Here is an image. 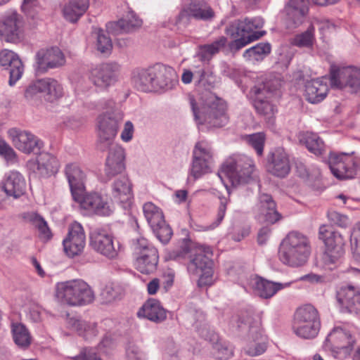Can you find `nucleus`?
<instances>
[{
    "label": "nucleus",
    "instance_id": "nucleus-61",
    "mask_svg": "<svg viewBox=\"0 0 360 360\" xmlns=\"http://www.w3.org/2000/svg\"><path fill=\"white\" fill-rule=\"evenodd\" d=\"M360 310V292L353 296L352 299L349 300V302L346 306L345 310L343 311L349 312V313H355L357 314Z\"/></svg>",
    "mask_w": 360,
    "mask_h": 360
},
{
    "label": "nucleus",
    "instance_id": "nucleus-39",
    "mask_svg": "<svg viewBox=\"0 0 360 360\" xmlns=\"http://www.w3.org/2000/svg\"><path fill=\"white\" fill-rule=\"evenodd\" d=\"M290 285V283H276L258 277L255 283V289L257 294L263 298L273 297L278 290Z\"/></svg>",
    "mask_w": 360,
    "mask_h": 360
},
{
    "label": "nucleus",
    "instance_id": "nucleus-62",
    "mask_svg": "<svg viewBox=\"0 0 360 360\" xmlns=\"http://www.w3.org/2000/svg\"><path fill=\"white\" fill-rule=\"evenodd\" d=\"M101 295L107 302L114 301L118 297V293L112 285H107L103 289Z\"/></svg>",
    "mask_w": 360,
    "mask_h": 360
},
{
    "label": "nucleus",
    "instance_id": "nucleus-28",
    "mask_svg": "<svg viewBox=\"0 0 360 360\" xmlns=\"http://www.w3.org/2000/svg\"><path fill=\"white\" fill-rule=\"evenodd\" d=\"M107 150L109 153L105 161V174L108 178H112L125 169L124 150L118 145H113Z\"/></svg>",
    "mask_w": 360,
    "mask_h": 360
},
{
    "label": "nucleus",
    "instance_id": "nucleus-41",
    "mask_svg": "<svg viewBox=\"0 0 360 360\" xmlns=\"http://www.w3.org/2000/svg\"><path fill=\"white\" fill-rule=\"evenodd\" d=\"M227 44L226 37L221 36L212 43L200 46L198 56L201 61H209L221 49L224 48Z\"/></svg>",
    "mask_w": 360,
    "mask_h": 360
},
{
    "label": "nucleus",
    "instance_id": "nucleus-46",
    "mask_svg": "<svg viewBox=\"0 0 360 360\" xmlns=\"http://www.w3.org/2000/svg\"><path fill=\"white\" fill-rule=\"evenodd\" d=\"M271 44L268 42L259 43L257 45L247 49L243 53V57L246 59L262 60L271 52Z\"/></svg>",
    "mask_w": 360,
    "mask_h": 360
},
{
    "label": "nucleus",
    "instance_id": "nucleus-24",
    "mask_svg": "<svg viewBox=\"0 0 360 360\" xmlns=\"http://www.w3.org/2000/svg\"><path fill=\"white\" fill-rule=\"evenodd\" d=\"M282 219L278 212L276 202L273 197L268 193H260L259 195L257 219L261 223L274 224Z\"/></svg>",
    "mask_w": 360,
    "mask_h": 360
},
{
    "label": "nucleus",
    "instance_id": "nucleus-7",
    "mask_svg": "<svg viewBox=\"0 0 360 360\" xmlns=\"http://www.w3.org/2000/svg\"><path fill=\"white\" fill-rule=\"evenodd\" d=\"M252 160L246 155L234 154L221 165V172L227 176L232 186H237L250 182L254 171Z\"/></svg>",
    "mask_w": 360,
    "mask_h": 360
},
{
    "label": "nucleus",
    "instance_id": "nucleus-35",
    "mask_svg": "<svg viewBox=\"0 0 360 360\" xmlns=\"http://www.w3.org/2000/svg\"><path fill=\"white\" fill-rule=\"evenodd\" d=\"M148 253L136 257L134 265L136 269L144 274L154 273L157 270L159 255L156 248H150Z\"/></svg>",
    "mask_w": 360,
    "mask_h": 360
},
{
    "label": "nucleus",
    "instance_id": "nucleus-9",
    "mask_svg": "<svg viewBox=\"0 0 360 360\" xmlns=\"http://www.w3.org/2000/svg\"><path fill=\"white\" fill-rule=\"evenodd\" d=\"M258 25L254 20L245 19L236 20L231 22L226 28V33L234 40L229 44L233 51H238L248 44L259 39L264 32H255Z\"/></svg>",
    "mask_w": 360,
    "mask_h": 360
},
{
    "label": "nucleus",
    "instance_id": "nucleus-58",
    "mask_svg": "<svg viewBox=\"0 0 360 360\" xmlns=\"http://www.w3.org/2000/svg\"><path fill=\"white\" fill-rule=\"evenodd\" d=\"M34 227L38 229L39 237L46 240H50L52 237L51 231L45 219L41 216Z\"/></svg>",
    "mask_w": 360,
    "mask_h": 360
},
{
    "label": "nucleus",
    "instance_id": "nucleus-31",
    "mask_svg": "<svg viewBox=\"0 0 360 360\" xmlns=\"http://www.w3.org/2000/svg\"><path fill=\"white\" fill-rule=\"evenodd\" d=\"M137 316L155 323H160L167 319V310L164 309L159 300L150 298L139 309Z\"/></svg>",
    "mask_w": 360,
    "mask_h": 360
},
{
    "label": "nucleus",
    "instance_id": "nucleus-4",
    "mask_svg": "<svg viewBox=\"0 0 360 360\" xmlns=\"http://www.w3.org/2000/svg\"><path fill=\"white\" fill-rule=\"evenodd\" d=\"M56 295L58 300L70 306L86 305L94 300L90 286L80 279L57 283Z\"/></svg>",
    "mask_w": 360,
    "mask_h": 360
},
{
    "label": "nucleus",
    "instance_id": "nucleus-44",
    "mask_svg": "<svg viewBox=\"0 0 360 360\" xmlns=\"http://www.w3.org/2000/svg\"><path fill=\"white\" fill-rule=\"evenodd\" d=\"M300 141L311 153L316 155H321L324 150V143L316 134L307 132L302 135Z\"/></svg>",
    "mask_w": 360,
    "mask_h": 360
},
{
    "label": "nucleus",
    "instance_id": "nucleus-22",
    "mask_svg": "<svg viewBox=\"0 0 360 360\" xmlns=\"http://www.w3.org/2000/svg\"><path fill=\"white\" fill-rule=\"evenodd\" d=\"M266 171L271 175L283 179L290 172L291 165L288 154L282 148L269 153L266 159Z\"/></svg>",
    "mask_w": 360,
    "mask_h": 360
},
{
    "label": "nucleus",
    "instance_id": "nucleus-1",
    "mask_svg": "<svg viewBox=\"0 0 360 360\" xmlns=\"http://www.w3.org/2000/svg\"><path fill=\"white\" fill-rule=\"evenodd\" d=\"M189 253V262L187 264V270L190 274L199 276L198 285L199 287L211 285L213 283V261L210 256L212 252L210 248H197L189 250L186 245L183 252L177 253L173 252L170 257L176 259L180 257H186Z\"/></svg>",
    "mask_w": 360,
    "mask_h": 360
},
{
    "label": "nucleus",
    "instance_id": "nucleus-42",
    "mask_svg": "<svg viewBox=\"0 0 360 360\" xmlns=\"http://www.w3.org/2000/svg\"><path fill=\"white\" fill-rule=\"evenodd\" d=\"M11 331L13 341L18 347L26 349L30 347L32 338L25 325L20 323H13Z\"/></svg>",
    "mask_w": 360,
    "mask_h": 360
},
{
    "label": "nucleus",
    "instance_id": "nucleus-56",
    "mask_svg": "<svg viewBox=\"0 0 360 360\" xmlns=\"http://www.w3.org/2000/svg\"><path fill=\"white\" fill-rule=\"evenodd\" d=\"M0 155L7 162L13 163L17 161L16 153L4 140H0Z\"/></svg>",
    "mask_w": 360,
    "mask_h": 360
},
{
    "label": "nucleus",
    "instance_id": "nucleus-34",
    "mask_svg": "<svg viewBox=\"0 0 360 360\" xmlns=\"http://www.w3.org/2000/svg\"><path fill=\"white\" fill-rule=\"evenodd\" d=\"M132 83L136 89L143 92L154 91L153 66L138 68L132 73Z\"/></svg>",
    "mask_w": 360,
    "mask_h": 360
},
{
    "label": "nucleus",
    "instance_id": "nucleus-6",
    "mask_svg": "<svg viewBox=\"0 0 360 360\" xmlns=\"http://www.w3.org/2000/svg\"><path fill=\"white\" fill-rule=\"evenodd\" d=\"M123 120V114L120 110L112 112H105L97 118V149L100 151H106L115 143V138L117 134L120 124Z\"/></svg>",
    "mask_w": 360,
    "mask_h": 360
},
{
    "label": "nucleus",
    "instance_id": "nucleus-2",
    "mask_svg": "<svg viewBox=\"0 0 360 360\" xmlns=\"http://www.w3.org/2000/svg\"><path fill=\"white\" fill-rule=\"evenodd\" d=\"M190 104L194 118L198 124H205L208 129L221 128L229 122L226 103L221 98L212 95L205 101L201 111L197 108L194 98H190Z\"/></svg>",
    "mask_w": 360,
    "mask_h": 360
},
{
    "label": "nucleus",
    "instance_id": "nucleus-60",
    "mask_svg": "<svg viewBox=\"0 0 360 360\" xmlns=\"http://www.w3.org/2000/svg\"><path fill=\"white\" fill-rule=\"evenodd\" d=\"M328 217L331 222L339 226L345 227L347 226V217L336 211H329L328 212Z\"/></svg>",
    "mask_w": 360,
    "mask_h": 360
},
{
    "label": "nucleus",
    "instance_id": "nucleus-27",
    "mask_svg": "<svg viewBox=\"0 0 360 360\" xmlns=\"http://www.w3.org/2000/svg\"><path fill=\"white\" fill-rule=\"evenodd\" d=\"M154 91L169 90L178 83L174 70L160 63L153 65Z\"/></svg>",
    "mask_w": 360,
    "mask_h": 360
},
{
    "label": "nucleus",
    "instance_id": "nucleus-17",
    "mask_svg": "<svg viewBox=\"0 0 360 360\" xmlns=\"http://www.w3.org/2000/svg\"><path fill=\"white\" fill-rule=\"evenodd\" d=\"M35 60L37 74H44L50 69L59 68L65 63L63 53L57 46L39 49L36 53Z\"/></svg>",
    "mask_w": 360,
    "mask_h": 360
},
{
    "label": "nucleus",
    "instance_id": "nucleus-57",
    "mask_svg": "<svg viewBox=\"0 0 360 360\" xmlns=\"http://www.w3.org/2000/svg\"><path fill=\"white\" fill-rule=\"evenodd\" d=\"M286 10H293L300 12V16H305L308 13V1L307 0H290Z\"/></svg>",
    "mask_w": 360,
    "mask_h": 360
},
{
    "label": "nucleus",
    "instance_id": "nucleus-11",
    "mask_svg": "<svg viewBox=\"0 0 360 360\" xmlns=\"http://www.w3.org/2000/svg\"><path fill=\"white\" fill-rule=\"evenodd\" d=\"M215 16L214 11L205 0H193L184 6L176 18V25L184 27L188 26L191 19L200 21H211Z\"/></svg>",
    "mask_w": 360,
    "mask_h": 360
},
{
    "label": "nucleus",
    "instance_id": "nucleus-49",
    "mask_svg": "<svg viewBox=\"0 0 360 360\" xmlns=\"http://www.w3.org/2000/svg\"><path fill=\"white\" fill-rule=\"evenodd\" d=\"M359 292L360 289L353 285H343L340 288L337 293V300L341 305L342 311L349 302V300Z\"/></svg>",
    "mask_w": 360,
    "mask_h": 360
},
{
    "label": "nucleus",
    "instance_id": "nucleus-29",
    "mask_svg": "<svg viewBox=\"0 0 360 360\" xmlns=\"http://www.w3.org/2000/svg\"><path fill=\"white\" fill-rule=\"evenodd\" d=\"M354 340L349 331L335 327L326 337L324 346L330 349H343L353 347Z\"/></svg>",
    "mask_w": 360,
    "mask_h": 360
},
{
    "label": "nucleus",
    "instance_id": "nucleus-51",
    "mask_svg": "<svg viewBox=\"0 0 360 360\" xmlns=\"http://www.w3.org/2000/svg\"><path fill=\"white\" fill-rule=\"evenodd\" d=\"M97 49L101 53H109L112 48L111 39L108 33L100 30L97 35Z\"/></svg>",
    "mask_w": 360,
    "mask_h": 360
},
{
    "label": "nucleus",
    "instance_id": "nucleus-21",
    "mask_svg": "<svg viewBox=\"0 0 360 360\" xmlns=\"http://www.w3.org/2000/svg\"><path fill=\"white\" fill-rule=\"evenodd\" d=\"M90 246L98 253L108 259H115L118 255L113 243V236L103 229H95L90 233Z\"/></svg>",
    "mask_w": 360,
    "mask_h": 360
},
{
    "label": "nucleus",
    "instance_id": "nucleus-12",
    "mask_svg": "<svg viewBox=\"0 0 360 360\" xmlns=\"http://www.w3.org/2000/svg\"><path fill=\"white\" fill-rule=\"evenodd\" d=\"M274 90L268 84L255 86L250 90V93L255 96L253 106L257 113L271 124L274 123L277 112L276 107L269 100Z\"/></svg>",
    "mask_w": 360,
    "mask_h": 360
},
{
    "label": "nucleus",
    "instance_id": "nucleus-15",
    "mask_svg": "<svg viewBox=\"0 0 360 360\" xmlns=\"http://www.w3.org/2000/svg\"><path fill=\"white\" fill-rule=\"evenodd\" d=\"M213 162V151L205 141L197 142L193 150V160L190 174L197 179L202 175L211 172Z\"/></svg>",
    "mask_w": 360,
    "mask_h": 360
},
{
    "label": "nucleus",
    "instance_id": "nucleus-64",
    "mask_svg": "<svg viewBox=\"0 0 360 360\" xmlns=\"http://www.w3.org/2000/svg\"><path fill=\"white\" fill-rule=\"evenodd\" d=\"M75 360H102L96 352L84 349L80 354L74 357Z\"/></svg>",
    "mask_w": 360,
    "mask_h": 360
},
{
    "label": "nucleus",
    "instance_id": "nucleus-54",
    "mask_svg": "<svg viewBox=\"0 0 360 360\" xmlns=\"http://www.w3.org/2000/svg\"><path fill=\"white\" fill-rule=\"evenodd\" d=\"M127 360H143L144 353L141 348L134 342H129L125 347Z\"/></svg>",
    "mask_w": 360,
    "mask_h": 360
},
{
    "label": "nucleus",
    "instance_id": "nucleus-26",
    "mask_svg": "<svg viewBox=\"0 0 360 360\" xmlns=\"http://www.w3.org/2000/svg\"><path fill=\"white\" fill-rule=\"evenodd\" d=\"M116 63H102L91 70V80L94 84L100 88H107L117 81Z\"/></svg>",
    "mask_w": 360,
    "mask_h": 360
},
{
    "label": "nucleus",
    "instance_id": "nucleus-14",
    "mask_svg": "<svg viewBox=\"0 0 360 360\" xmlns=\"http://www.w3.org/2000/svg\"><path fill=\"white\" fill-rule=\"evenodd\" d=\"M143 210L156 237L161 243H167L173 235V231L170 226L166 223L161 210L152 202H146L143 207Z\"/></svg>",
    "mask_w": 360,
    "mask_h": 360
},
{
    "label": "nucleus",
    "instance_id": "nucleus-25",
    "mask_svg": "<svg viewBox=\"0 0 360 360\" xmlns=\"http://www.w3.org/2000/svg\"><path fill=\"white\" fill-rule=\"evenodd\" d=\"M0 65L9 74L8 83L14 85L22 77L23 65L18 55L15 52L4 49L0 52Z\"/></svg>",
    "mask_w": 360,
    "mask_h": 360
},
{
    "label": "nucleus",
    "instance_id": "nucleus-30",
    "mask_svg": "<svg viewBox=\"0 0 360 360\" xmlns=\"http://www.w3.org/2000/svg\"><path fill=\"white\" fill-rule=\"evenodd\" d=\"M65 174L68 179L72 198L85 190L86 175L76 163H69L65 168Z\"/></svg>",
    "mask_w": 360,
    "mask_h": 360
},
{
    "label": "nucleus",
    "instance_id": "nucleus-33",
    "mask_svg": "<svg viewBox=\"0 0 360 360\" xmlns=\"http://www.w3.org/2000/svg\"><path fill=\"white\" fill-rule=\"evenodd\" d=\"M142 25V20L134 11H129L122 19L117 22H109L107 25L108 30H112L115 34L120 33H129L134 32Z\"/></svg>",
    "mask_w": 360,
    "mask_h": 360
},
{
    "label": "nucleus",
    "instance_id": "nucleus-5",
    "mask_svg": "<svg viewBox=\"0 0 360 360\" xmlns=\"http://www.w3.org/2000/svg\"><path fill=\"white\" fill-rule=\"evenodd\" d=\"M319 234L326 246L321 257L323 266L326 269L333 270L341 263L345 254V239L341 233L329 231L326 226L319 228Z\"/></svg>",
    "mask_w": 360,
    "mask_h": 360
},
{
    "label": "nucleus",
    "instance_id": "nucleus-19",
    "mask_svg": "<svg viewBox=\"0 0 360 360\" xmlns=\"http://www.w3.org/2000/svg\"><path fill=\"white\" fill-rule=\"evenodd\" d=\"M22 18L17 12L5 15L0 21V38L7 42L18 43L23 37Z\"/></svg>",
    "mask_w": 360,
    "mask_h": 360
},
{
    "label": "nucleus",
    "instance_id": "nucleus-13",
    "mask_svg": "<svg viewBox=\"0 0 360 360\" xmlns=\"http://www.w3.org/2000/svg\"><path fill=\"white\" fill-rule=\"evenodd\" d=\"M354 152L330 153L328 165L332 174L339 179L353 178L359 167V163L353 157Z\"/></svg>",
    "mask_w": 360,
    "mask_h": 360
},
{
    "label": "nucleus",
    "instance_id": "nucleus-38",
    "mask_svg": "<svg viewBox=\"0 0 360 360\" xmlns=\"http://www.w3.org/2000/svg\"><path fill=\"white\" fill-rule=\"evenodd\" d=\"M31 164L33 168L36 169L41 176L49 175L56 172L59 167L56 158L46 153L40 154L36 160Z\"/></svg>",
    "mask_w": 360,
    "mask_h": 360
},
{
    "label": "nucleus",
    "instance_id": "nucleus-52",
    "mask_svg": "<svg viewBox=\"0 0 360 360\" xmlns=\"http://www.w3.org/2000/svg\"><path fill=\"white\" fill-rule=\"evenodd\" d=\"M249 144L256 150L258 155L263 154L265 136L263 133H256L248 136Z\"/></svg>",
    "mask_w": 360,
    "mask_h": 360
},
{
    "label": "nucleus",
    "instance_id": "nucleus-55",
    "mask_svg": "<svg viewBox=\"0 0 360 360\" xmlns=\"http://www.w3.org/2000/svg\"><path fill=\"white\" fill-rule=\"evenodd\" d=\"M350 243L353 257L360 264V229L354 230L351 235Z\"/></svg>",
    "mask_w": 360,
    "mask_h": 360
},
{
    "label": "nucleus",
    "instance_id": "nucleus-23",
    "mask_svg": "<svg viewBox=\"0 0 360 360\" xmlns=\"http://www.w3.org/2000/svg\"><path fill=\"white\" fill-rule=\"evenodd\" d=\"M245 353L252 356L263 354L267 348V338L263 334L260 323L256 322L249 327L246 338Z\"/></svg>",
    "mask_w": 360,
    "mask_h": 360
},
{
    "label": "nucleus",
    "instance_id": "nucleus-37",
    "mask_svg": "<svg viewBox=\"0 0 360 360\" xmlns=\"http://www.w3.org/2000/svg\"><path fill=\"white\" fill-rule=\"evenodd\" d=\"M328 92L326 83L320 79H312L305 84V97L311 103H318L322 101Z\"/></svg>",
    "mask_w": 360,
    "mask_h": 360
},
{
    "label": "nucleus",
    "instance_id": "nucleus-16",
    "mask_svg": "<svg viewBox=\"0 0 360 360\" xmlns=\"http://www.w3.org/2000/svg\"><path fill=\"white\" fill-rule=\"evenodd\" d=\"M72 198L81 208L96 215L108 217L113 212L108 199L97 192L86 193L84 190Z\"/></svg>",
    "mask_w": 360,
    "mask_h": 360
},
{
    "label": "nucleus",
    "instance_id": "nucleus-36",
    "mask_svg": "<svg viewBox=\"0 0 360 360\" xmlns=\"http://www.w3.org/2000/svg\"><path fill=\"white\" fill-rule=\"evenodd\" d=\"M89 7V0H69L63 8L64 18L75 23L86 13Z\"/></svg>",
    "mask_w": 360,
    "mask_h": 360
},
{
    "label": "nucleus",
    "instance_id": "nucleus-20",
    "mask_svg": "<svg viewBox=\"0 0 360 360\" xmlns=\"http://www.w3.org/2000/svg\"><path fill=\"white\" fill-rule=\"evenodd\" d=\"M86 244V236L82 226L75 221L68 228V233L63 240V249L70 257L80 255Z\"/></svg>",
    "mask_w": 360,
    "mask_h": 360
},
{
    "label": "nucleus",
    "instance_id": "nucleus-8",
    "mask_svg": "<svg viewBox=\"0 0 360 360\" xmlns=\"http://www.w3.org/2000/svg\"><path fill=\"white\" fill-rule=\"evenodd\" d=\"M293 330L304 339H313L321 328V319L318 310L307 304L297 308L294 314Z\"/></svg>",
    "mask_w": 360,
    "mask_h": 360
},
{
    "label": "nucleus",
    "instance_id": "nucleus-32",
    "mask_svg": "<svg viewBox=\"0 0 360 360\" xmlns=\"http://www.w3.org/2000/svg\"><path fill=\"white\" fill-rule=\"evenodd\" d=\"M2 188L8 196L18 198L25 192V180L20 172L11 171L6 177Z\"/></svg>",
    "mask_w": 360,
    "mask_h": 360
},
{
    "label": "nucleus",
    "instance_id": "nucleus-45",
    "mask_svg": "<svg viewBox=\"0 0 360 360\" xmlns=\"http://www.w3.org/2000/svg\"><path fill=\"white\" fill-rule=\"evenodd\" d=\"M315 41V28L310 25L306 31L294 37L292 44L299 48H311Z\"/></svg>",
    "mask_w": 360,
    "mask_h": 360
},
{
    "label": "nucleus",
    "instance_id": "nucleus-59",
    "mask_svg": "<svg viewBox=\"0 0 360 360\" xmlns=\"http://www.w3.org/2000/svg\"><path fill=\"white\" fill-rule=\"evenodd\" d=\"M287 20L288 21L289 27H297L303 21L304 16H300V12L293 10H286Z\"/></svg>",
    "mask_w": 360,
    "mask_h": 360
},
{
    "label": "nucleus",
    "instance_id": "nucleus-50",
    "mask_svg": "<svg viewBox=\"0 0 360 360\" xmlns=\"http://www.w3.org/2000/svg\"><path fill=\"white\" fill-rule=\"evenodd\" d=\"M131 248L133 250L134 255L136 257L148 253V250L150 248H155L150 244L146 238L139 236L131 240Z\"/></svg>",
    "mask_w": 360,
    "mask_h": 360
},
{
    "label": "nucleus",
    "instance_id": "nucleus-43",
    "mask_svg": "<svg viewBox=\"0 0 360 360\" xmlns=\"http://www.w3.org/2000/svg\"><path fill=\"white\" fill-rule=\"evenodd\" d=\"M114 196L118 198L120 202H127L132 196L131 184L126 176L117 179L112 186Z\"/></svg>",
    "mask_w": 360,
    "mask_h": 360
},
{
    "label": "nucleus",
    "instance_id": "nucleus-48",
    "mask_svg": "<svg viewBox=\"0 0 360 360\" xmlns=\"http://www.w3.org/2000/svg\"><path fill=\"white\" fill-rule=\"evenodd\" d=\"M72 326L77 330L79 335L86 340H90L98 334L95 323H91L82 320H75Z\"/></svg>",
    "mask_w": 360,
    "mask_h": 360
},
{
    "label": "nucleus",
    "instance_id": "nucleus-40",
    "mask_svg": "<svg viewBox=\"0 0 360 360\" xmlns=\"http://www.w3.org/2000/svg\"><path fill=\"white\" fill-rule=\"evenodd\" d=\"M40 83L41 93L46 101L53 103L62 97L63 87L55 79L44 78L40 79Z\"/></svg>",
    "mask_w": 360,
    "mask_h": 360
},
{
    "label": "nucleus",
    "instance_id": "nucleus-53",
    "mask_svg": "<svg viewBox=\"0 0 360 360\" xmlns=\"http://www.w3.org/2000/svg\"><path fill=\"white\" fill-rule=\"evenodd\" d=\"M219 205L217 210V214L215 221L210 226V229H213L217 227L223 221L226 211L227 209V205L229 202V199L224 196H219Z\"/></svg>",
    "mask_w": 360,
    "mask_h": 360
},
{
    "label": "nucleus",
    "instance_id": "nucleus-10",
    "mask_svg": "<svg viewBox=\"0 0 360 360\" xmlns=\"http://www.w3.org/2000/svg\"><path fill=\"white\" fill-rule=\"evenodd\" d=\"M330 82L332 87L340 89L349 88L352 93H357L360 91V68H340L331 65Z\"/></svg>",
    "mask_w": 360,
    "mask_h": 360
},
{
    "label": "nucleus",
    "instance_id": "nucleus-63",
    "mask_svg": "<svg viewBox=\"0 0 360 360\" xmlns=\"http://www.w3.org/2000/svg\"><path fill=\"white\" fill-rule=\"evenodd\" d=\"M40 79L30 84L25 91V96L27 99L32 98L37 94L41 93Z\"/></svg>",
    "mask_w": 360,
    "mask_h": 360
},
{
    "label": "nucleus",
    "instance_id": "nucleus-18",
    "mask_svg": "<svg viewBox=\"0 0 360 360\" xmlns=\"http://www.w3.org/2000/svg\"><path fill=\"white\" fill-rule=\"evenodd\" d=\"M8 134L13 146L24 153L39 154L44 146L43 142L29 131L12 128L8 131Z\"/></svg>",
    "mask_w": 360,
    "mask_h": 360
},
{
    "label": "nucleus",
    "instance_id": "nucleus-3",
    "mask_svg": "<svg viewBox=\"0 0 360 360\" xmlns=\"http://www.w3.org/2000/svg\"><path fill=\"white\" fill-rule=\"evenodd\" d=\"M310 253L308 238L299 232L292 231L283 240L278 255L283 264L297 267L307 262Z\"/></svg>",
    "mask_w": 360,
    "mask_h": 360
},
{
    "label": "nucleus",
    "instance_id": "nucleus-47",
    "mask_svg": "<svg viewBox=\"0 0 360 360\" xmlns=\"http://www.w3.org/2000/svg\"><path fill=\"white\" fill-rule=\"evenodd\" d=\"M193 77L198 78L197 82L199 84L202 83L204 86H205L206 83L211 84L214 82L212 73L205 71L204 69H200L194 74L190 70H185L182 74L181 81L186 84H190Z\"/></svg>",
    "mask_w": 360,
    "mask_h": 360
}]
</instances>
